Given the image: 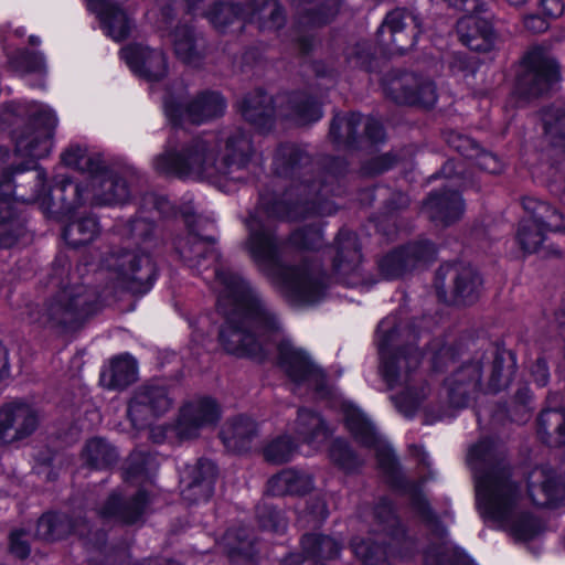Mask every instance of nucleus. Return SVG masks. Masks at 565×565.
Masks as SVG:
<instances>
[{"label": "nucleus", "mask_w": 565, "mask_h": 565, "mask_svg": "<svg viewBox=\"0 0 565 565\" xmlns=\"http://www.w3.org/2000/svg\"><path fill=\"white\" fill-rule=\"evenodd\" d=\"M214 288L217 309L225 317L220 341L227 352L262 361L276 351L279 367L295 386L322 393L323 371L284 333L277 317L245 280L215 269Z\"/></svg>", "instance_id": "f257e3e1"}, {"label": "nucleus", "mask_w": 565, "mask_h": 565, "mask_svg": "<svg viewBox=\"0 0 565 565\" xmlns=\"http://www.w3.org/2000/svg\"><path fill=\"white\" fill-rule=\"evenodd\" d=\"M9 111L17 118H26L28 124L12 132L13 154L0 149V167L6 164L0 177V245L3 247H11L23 230L11 198L14 192L12 175L31 169L35 160L51 153L58 121L50 106L35 102L12 104Z\"/></svg>", "instance_id": "f03ea898"}, {"label": "nucleus", "mask_w": 565, "mask_h": 565, "mask_svg": "<svg viewBox=\"0 0 565 565\" xmlns=\"http://www.w3.org/2000/svg\"><path fill=\"white\" fill-rule=\"evenodd\" d=\"M467 461L473 471L477 507L487 522L521 542L544 531L543 522L525 510L521 491L498 460L492 443L482 440L472 446Z\"/></svg>", "instance_id": "7ed1b4c3"}, {"label": "nucleus", "mask_w": 565, "mask_h": 565, "mask_svg": "<svg viewBox=\"0 0 565 565\" xmlns=\"http://www.w3.org/2000/svg\"><path fill=\"white\" fill-rule=\"evenodd\" d=\"M62 161L66 167L86 172L87 184L83 186L63 179L46 191L44 173L38 171V189L26 200L39 204L47 216L62 217L85 201L96 205H114L128 200L130 192L127 182L110 170L99 154L90 153L86 147L70 146L62 153Z\"/></svg>", "instance_id": "20e7f679"}, {"label": "nucleus", "mask_w": 565, "mask_h": 565, "mask_svg": "<svg viewBox=\"0 0 565 565\" xmlns=\"http://www.w3.org/2000/svg\"><path fill=\"white\" fill-rule=\"evenodd\" d=\"M250 153V139L241 130L226 137L209 134L192 139L179 150L167 147L153 158L152 166L161 174L181 179L241 180L243 175L235 173L246 167Z\"/></svg>", "instance_id": "39448f33"}, {"label": "nucleus", "mask_w": 565, "mask_h": 565, "mask_svg": "<svg viewBox=\"0 0 565 565\" xmlns=\"http://www.w3.org/2000/svg\"><path fill=\"white\" fill-rule=\"evenodd\" d=\"M296 209L298 207L282 213L280 203L268 207L262 201L246 221L249 233L247 249L286 297L296 303L311 305L324 296V275L318 267L307 264L300 267H284L279 262L280 247L271 228L274 217L291 218Z\"/></svg>", "instance_id": "423d86ee"}, {"label": "nucleus", "mask_w": 565, "mask_h": 565, "mask_svg": "<svg viewBox=\"0 0 565 565\" xmlns=\"http://www.w3.org/2000/svg\"><path fill=\"white\" fill-rule=\"evenodd\" d=\"M404 335L396 326L395 317L383 319L376 331V341L382 362V374L396 408L405 416H411L427 397L429 390L417 370L420 354L413 345L397 347Z\"/></svg>", "instance_id": "0eeeda50"}, {"label": "nucleus", "mask_w": 565, "mask_h": 565, "mask_svg": "<svg viewBox=\"0 0 565 565\" xmlns=\"http://www.w3.org/2000/svg\"><path fill=\"white\" fill-rule=\"evenodd\" d=\"M64 274V268L56 270L52 285L58 289L36 316L31 315L32 323L51 329L66 328L97 309L96 294L79 284L74 274L65 277Z\"/></svg>", "instance_id": "6e6552de"}, {"label": "nucleus", "mask_w": 565, "mask_h": 565, "mask_svg": "<svg viewBox=\"0 0 565 565\" xmlns=\"http://www.w3.org/2000/svg\"><path fill=\"white\" fill-rule=\"evenodd\" d=\"M406 491L430 534L424 551V565H477L469 556L452 548L445 526L433 515L418 488L407 484Z\"/></svg>", "instance_id": "1a4fd4ad"}, {"label": "nucleus", "mask_w": 565, "mask_h": 565, "mask_svg": "<svg viewBox=\"0 0 565 565\" xmlns=\"http://www.w3.org/2000/svg\"><path fill=\"white\" fill-rule=\"evenodd\" d=\"M163 110L174 125H199L221 116L225 110V102L218 93L202 92L191 96L185 89L179 88L167 95Z\"/></svg>", "instance_id": "9d476101"}, {"label": "nucleus", "mask_w": 565, "mask_h": 565, "mask_svg": "<svg viewBox=\"0 0 565 565\" xmlns=\"http://www.w3.org/2000/svg\"><path fill=\"white\" fill-rule=\"evenodd\" d=\"M523 207L526 216L521 221L516 238L525 253L539 250L547 232L565 230V221L550 204L535 198H525Z\"/></svg>", "instance_id": "9b49d317"}, {"label": "nucleus", "mask_w": 565, "mask_h": 565, "mask_svg": "<svg viewBox=\"0 0 565 565\" xmlns=\"http://www.w3.org/2000/svg\"><path fill=\"white\" fill-rule=\"evenodd\" d=\"M207 18L217 29H223L238 18L255 22L260 29H276L284 23L282 10L275 0H257L244 9L232 3H218L207 13Z\"/></svg>", "instance_id": "f8f14e48"}, {"label": "nucleus", "mask_w": 565, "mask_h": 565, "mask_svg": "<svg viewBox=\"0 0 565 565\" xmlns=\"http://www.w3.org/2000/svg\"><path fill=\"white\" fill-rule=\"evenodd\" d=\"M108 270H114L117 278L126 287L134 291L149 290L156 278V267L149 255L125 252L111 254L104 265Z\"/></svg>", "instance_id": "ddd939ff"}, {"label": "nucleus", "mask_w": 565, "mask_h": 565, "mask_svg": "<svg viewBox=\"0 0 565 565\" xmlns=\"http://www.w3.org/2000/svg\"><path fill=\"white\" fill-rule=\"evenodd\" d=\"M345 424L349 430L366 447L373 448L380 466L393 472L396 468L395 457L390 445L377 435L375 427L362 411L350 402H342Z\"/></svg>", "instance_id": "4468645a"}, {"label": "nucleus", "mask_w": 565, "mask_h": 565, "mask_svg": "<svg viewBox=\"0 0 565 565\" xmlns=\"http://www.w3.org/2000/svg\"><path fill=\"white\" fill-rule=\"evenodd\" d=\"M527 497L533 504L550 509L565 505V481L548 467H536L526 479Z\"/></svg>", "instance_id": "2eb2a0df"}, {"label": "nucleus", "mask_w": 565, "mask_h": 565, "mask_svg": "<svg viewBox=\"0 0 565 565\" xmlns=\"http://www.w3.org/2000/svg\"><path fill=\"white\" fill-rule=\"evenodd\" d=\"M171 406V399L166 388L158 384L140 387L131 398L128 406V416L132 425L140 429Z\"/></svg>", "instance_id": "dca6fc26"}, {"label": "nucleus", "mask_w": 565, "mask_h": 565, "mask_svg": "<svg viewBox=\"0 0 565 565\" xmlns=\"http://www.w3.org/2000/svg\"><path fill=\"white\" fill-rule=\"evenodd\" d=\"M218 418L220 408L213 399H193L181 408L173 431L182 439L193 438L201 429L214 425Z\"/></svg>", "instance_id": "f3484780"}, {"label": "nucleus", "mask_w": 565, "mask_h": 565, "mask_svg": "<svg viewBox=\"0 0 565 565\" xmlns=\"http://www.w3.org/2000/svg\"><path fill=\"white\" fill-rule=\"evenodd\" d=\"M435 254V246L430 242L420 241L386 255L380 262V271L386 279H395L431 260Z\"/></svg>", "instance_id": "a211bd4d"}, {"label": "nucleus", "mask_w": 565, "mask_h": 565, "mask_svg": "<svg viewBox=\"0 0 565 565\" xmlns=\"http://www.w3.org/2000/svg\"><path fill=\"white\" fill-rule=\"evenodd\" d=\"M120 55L134 74L148 82H157L167 75V60L160 50L131 44L122 47Z\"/></svg>", "instance_id": "6ab92c4d"}, {"label": "nucleus", "mask_w": 565, "mask_h": 565, "mask_svg": "<svg viewBox=\"0 0 565 565\" xmlns=\"http://www.w3.org/2000/svg\"><path fill=\"white\" fill-rule=\"evenodd\" d=\"M386 94L398 104L430 107L436 103L435 86L414 74L395 76L385 83Z\"/></svg>", "instance_id": "aec40b11"}, {"label": "nucleus", "mask_w": 565, "mask_h": 565, "mask_svg": "<svg viewBox=\"0 0 565 565\" xmlns=\"http://www.w3.org/2000/svg\"><path fill=\"white\" fill-rule=\"evenodd\" d=\"M524 74L520 83L529 86V93L539 95L559 79L556 62L541 50H533L523 60Z\"/></svg>", "instance_id": "412c9836"}, {"label": "nucleus", "mask_w": 565, "mask_h": 565, "mask_svg": "<svg viewBox=\"0 0 565 565\" xmlns=\"http://www.w3.org/2000/svg\"><path fill=\"white\" fill-rule=\"evenodd\" d=\"M38 425L34 411L24 403L0 407V445L29 436Z\"/></svg>", "instance_id": "4be33fe9"}, {"label": "nucleus", "mask_w": 565, "mask_h": 565, "mask_svg": "<svg viewBox=\"0 0 565 565\" xmlns=\"http://www.w3.org/2000/svg\"><path fill=\"white\" fill-rule=\"evenodd\" d=\"M537 433L551 446H565V394L548 396L547 407L539 417Z\"/></svg>", "instance_id": "5701e85b"}, {"label": "nucleus", "mask_w": 565, "mask_h": 565, "mask_svg": "<svg viewBox=\"0 0 565 565\" xmlns=\"http://www.w3.org/2000/svg\"><path fill=\"white\" fill-rule=\"evenodd\" d=\"M89 11L95 13L107 36L114 41L126 39L131 30L127 12L115 0H86Z\"/></svg>", "instance_id": "b1692460"}, {"label": "nucleus", "mask_w": 565, "mask_h": 565, "mask_svg": "<svg viewBox=\"0 0 565 565\" xmlns=\"http://www.w3.org/2000/svg\"><path fill=\"white\" fill-rule=\"evenodd\" d=\"M437 278L443 281L450 279L454 282V296L460 303L473 301L481 286V279L475 269L462 264L441 266Z\"/></svg>", "instance_id": "393cba45"}, {"label": "nucleus", "mask_w": 565, "mask_h": 565, "mask_svg": "<svg viewBox=\"0 0 565 565\" xmlns=\"http://www.w3.org/2000/svg\"><path fill=\"white\" fill-rule=\"evenodd\" d=\"M408 22L419 29L417 17L399 9L390 12L379 30L382 43L392 46V51L396 53H403L406 46L413 45V38L405 33Z\"/></svg>", "instance_id": "a878e982"}, {"label": "nucleus", "mask_w": 565, "mask_h": 565, "mask_svg": "<svg viewBox=\"0 0 565 565\" xmlns=\"http://www.w3.org/2000/svg\"><path fill=\"white\" fill-rule=\"evenodd\" d=\"M305 555L292 554L286 559V565H324L322 559H330L338 556L339 543L319 534H307L301 541Z\"/></svg>", "instance_id": "bb28decb"}, {"label": "nucleus", "mask_w": 565, "mask_h": 565, "mask_svg": "<svg viewBox=\"0 0 565 565\" xmlns=\"http://www.w3.org/2000/svg\"><path fill=\"white\" fill-rule=\"evenodd\" d=\"M181 259L190 268H205L217 260V253L214 245L194 233H189L186 237L179 238L175 245Z\"/></svg>", "instance_id": "cd10ccee"}, {"label": "nucleus", "mask_w": 565, "mask_h": 565, "mask_svg": "<svg viewBox=\"0 0 565 565\" xmlns=\"http://www.w3.org/2000/svg\"><path fill=\"white\" fill-rule=\"evenodd\" d=\"M481 366L479 363H471L462 366L446 382L449 403L455 407L468 405L470 394L480 384Z\"/></svg>", "instance_id": "c85d7f7f"}, {"label": "nucleus", "mask_w": 565, "mask_h": 565, "mask_svg": "<svg viewBox=\"0 0 565 565\" xmlns=\"http://www.w3.org/2000/svg\"><path fill=\"white\" fill-rule=\"evenodd\" d=\"M461 42L473 51L489 52L494 46V33L490 23L478 15H467L457 23Z\"/></svg>", "instance_id": "c756f323"}, {"label": "nucleus", "mask_w": 565, "mask_h": 565, "mask_svg": "<svg viewBox=\"0 0 565 565\" xmlns=\"http://www.w3.org/2000/svg\"><path fill=\"white\" fill-rule=\"evenodd\" d=\"M147 505L145 490L130 502H124L120 493L111 494L100 510V515L105 519H114L124 523H135L143 514Z\"/></svg>", "instance_id": "7c9ffc66"}, {"label": "nucleus", "mask_w": 565, "mask_h": 565, "mask_svg": "<svg viewBox=\"0 0 565 565\" xmlns=\"http://www.w3.org/2000/svg\"><path fill=\"white\" fill-rule=\"evenodd\" d=\"M361 253L355 234L341 232L337 238L334 271L345 278L358 271L361 263Z\"/></svg>", "instance_id": "2f4dec72"}, {"label": "nucleus", "mask_w": 565, "mask_h": 565, "mask_svg": "<svg viewBox=\"0 0 565 565\" xmlns=\"http://www.w3.org/2000/svg\"><path fill=\"white\" fill-rule=\"evenodd\" d=\"M424 209L430 218L449 224L462 215L465 204L457 192L434 193L427 199Z\"/></svg>", "instance_id": "473e14b6"}, {"label": "nucleus", "mask_w": 565, "mask_h": 565, "mask_svg": "<svg viewBox=\"0 0 565 565\" xmlns=\"http://www.w3.org/2000/svg\"><path fill=\"white\" fill-rule=\"evenodd\" d=\"M312 487L313 480L310 473L289 469L270 478L267 490L273 495L301 494L311 490Z\"/></svg>", "instance_id": "72a5a7b5"}, {"label": "nucleus", "mask_w": 565, "mask_h": 565, "mask_svg": "<svg viewBox=\"0 0 565 565\" xmlns=\"http://www.w3.org/2000/svg\"><path fill=\"white\" fill-rule=\"evenodd\" d=\"M294 431L299 441L317 447L328 437V428L323 419L309 409L301 408L294 426Z\"/></svg>", "instance_id": "f704fd0d"}, {"label": "nucleus", "mask_w": 565, "mask_h": 565, "mask_svg": "<svg viewBox=\"0 0 565 565\" xmlns=\"http://www.w3.org/2000/svg\"><path fill=\"white\" fill-rule=\"evenodd\" d=\"M448 142L465 157L475 159L480 169L489 173H498L501 171L502 163L500 159L491 152L480 150L472 139L461 135H454L448 139Z\"/></svg>", "instance_id": "c9c22d12"}, {"label": "nucleus", "mask_w": 565, "mask_h": 565, "mask_svg": "<svg viewBox=\"0 0 565 565\" xmlns=\"http://www.w3.org/2000/svg\"><path fill=\"white\" fill-rule=\"evenodd\" d=\"M136 377L137 362L125 354L113 360L110 369L102 373L100 382L109 388H121L132 383Z\"/></svg>", "instance_id": "e433bc0d"}, {"label": "nucleus", "mask_w": 565, "mask_h": 565, "mask_svg": "<svg viewBox=\"0 0 565 565\" xmlns=\"http://www.w3.org/2000/svg\"><path fill=\"white\" fill-rule=\"evenodd\" d=\"M255 431V424L247 417H238L225 423L221 431L224 446L232 451H242Z\"/></svg>", "instance_id": "4c0bfd02"}, {"label": "nucleus", "mask_w": 565, "mask_h": 565, "mask_svg": "<svg viewBox=\"0 0 565 565\" xmlns=\"http://www.w3.org/2000/svg\"><path fill=\"white\" fill-rule=\"evenodd\" d=\"M273 114L271 98L262 92L246 97L242 103L244 118L260 129L270 125Z\"/></svg>", "instance_id": "58836bf2"}, {"label": "nucleus", "mask_w": 565, "mask_h": 565, "mask_svg": "<svg viewBox=\"0 0 565 565\" xmlns=\"http://www.w3.org/2000/svg\"><path fill=\"white\" fill-rule=\"evenodd\" d=\"M98 231L96 218L86 216L68 223L64 228L63 237L70 246L79 247L92 242Z\"/></svg>", "instance_id": "ea45409f"}, {"label": "nucleus", "mask_w": 565, "mask_h": 565, "mask_svg": "<svg viewBox=\"0 0 565 565\" xmlns=\"http://www.w3.org/2000/svg\"><path fill=\"white\" fill-rule=\"evenodd\" d=\"M352 547L364 565H391L387 548L371 540L354 541Z\"/></svg>", "instance_id": "a19ab883"}, {"label": "nucleus", "mask_w": 565, "mask_h": 565, "mask_svg": "<svg viewBox=\"0 0 565 565\" xmlns=\"http://www.w3.org/2000/svg\"><path fill=\"white\" fill-rule=\"evenodd\" d=\"M83 456L87 463L95 468H105L116 459V452L110 445L100 438L90 439Z\"/></svg>", "instance_id": "79ce46f5"}, {"label": "nucleus", "mask_w": 565, "mask_h": 565, "mask_svg": "<svg viewBox=\"0 0 565 565\" xmlns=\"http://www.w3.org/2000/svg\"><path fill=\"white\" fill-rule=\"evenodd\" d=\"M513 373V356L509 354L508 360H505L503 355H497L491 365L489 390L495 392L507 387L511 381Z\"/></svg>", "instance_id": "37998d69"}, {"label": "nucleus", "mask_w": 565, "mask_h": 565, "mask_svg": "<svg viewBox=\"0 0 565 565\" xmlns=\"http://www.w3.org/2000/svg\"><path fill=\"white\" fill-rule=\"evenodd\" d=\"M70 529V523L57 514H44L36 524L35 535L45 541L62 537Z\"/></svg>", "instance_id": "c03bdc74"}, {"label": "nucleus", "mask_w": 565, "mask_h": 565, "mask_svg": "<svg viewBox=\"0 0 565 565\" xmlns=\"http://www.w3.org/2000/svg\"><path fill=\"white\" fill-rule=\"evenodd\" d=\"M545 135L555 147L565 148V111L551 109L543 115Z\"/></svg>", "instance_id": "a18cd8bd"}, {"label": "nucleus", "mask_w": 565, "mask_h": 565, "mask_svg": "<svg viewBox=\"0 0 565 565\" xmlns=\"http://www.w3.org/2000/svg\"><path fill=\"white\" fill-rule=\"evenodd\" d=\"M296 444L290 440L289 436H280L270 441L264 449V456L271 462H284L291 458L296 450Z\"/></svg>", "instance_id": "49530a36"}, {"label": "nucleus", "mask_w": 565, "mask_h": 565, "mask_svg": "<svg viewBox=\"0 0 565 565\" xmlns=\"http://www.w3.org/2000/svg\"><path fill=\"white\" fill-rule=\"evenodd\" d=\"M170 38L173 43L175 54L185 63H192L194 61L195 53L191 31L186 26L178 28L170 34Z\"/></svg>", "instance_id": "de8ad7c7"}, {"label": "nucleus", "mask_w": 565, "mask_h": 565, "mask_svg": "<svg viewBox=\"0 0 565 565\" xmlns=\"http://www.w3.org/2000/svg\"><path fill=\"white\" fill-rule=\"evenodd\" d=\"M376 519L383 526V531L387 532L394 540H398L403 531L399 527V522L393 511L392 504L387 500H383L375 510Z\"/></svg>", "instance_id": "09e8293b"}, {"label": "nucleus", "mask_w": 565, "mask_h": 565, "mask_svg": "<svg viewBox=\"0 0 565 565\" xmlns=\"http://www.w3.org/2000/svg\"><path fill=\"white\" fill-rule=\"evenodd\" d=\"M11 66L22 73H39L45 71V60L41 52L20 53L17 57L10 58Z\"/></svg>", "instance_id": "8fccbe9b"}, {"label": "nucleus", "mask_w": 565, "mask_h": 565, "mask_svg": "<svg viewBox=\"0 0 565 565\" xmlns=\"http://www.w3.org/2000/svg\"><path fill=\"white\" fill-rule=\"evenodd\" d=\"M331 459L345 470H351L356 466V459L352 450L344 440L337 439L330 449Z\"/></svg>", "instance_id": "3c124183"}, {"label": "nucleus", "mask_w": 565, "mask_h": 565, "mask_svg": "<svg viewBox=\"0 0 565 565\" xmlns=\"http://www.w3.org/2000/svg\"><path fill=\"white\" fill-rule=\"evenodd\" d=\"M362 116L358 114H352L347 117H337L332 121L330 134L334 137V139H340L342 137L341 130L344 129L347 131L345 137L348 139H352L355 135L356 127L361 124Z\"/></svg>", "instance_id": "603ef678"}, {"label": "nucleus", "mask_w": 565, "mask_h": 565, "mask_svg": "<svg viewBox=\"0 0 565 565\" xmlns=\"http://www.w3.org/2000/svg\"><path fill=\"white\" fill-rule=\"evenodd\" d=\"M321 242L322 233L316 227L298 231L290 237V243L299 248H318Z\"/></svg>", "instance_id": "864d4df0"}, {"label": "nucleus", "mask_w": 565, "mask_h": 565, "mask_svg": "<svg viewBox=\"0 0 565 565\" xmlns=\"http://www.w3.org/2000/svg\"><path fill=\"white\" fill-rule=\"evenodd\" d=\"M322 116L321 107L315 100L306 99L297 106L296 117L301 125L315 122Z\"/></svg>", "instance_id": "5fc2aeb1"}, {"label": "nucleus", "mask_w": 565, "mask_h": 565, "mask_svg": "<svg viewBox=\"0 0 565 565\" xmlns=\"http://www.w3.org/2000/svg\"><path fill=\"white\" fill-rule=\"evenodd\" d=\"M212 480L210 479H202V480H194L193 482L189 483L188 488L182 491L183 497L186 500L190 501H198L199 498L195 495L200 493L203 498H209L212 494Z\"/></svg>", "instance_id": "6e6d98bb"}, {"label": "nucleus", "mask_w": 565, "mask_h": 565, "mask_svg": "<svg viewBox=\"0 0 565 565\" xmlns=\"http://www.w3.org/2000/svg\"><path fill=\"white\" fill-rule=\"evenodd\" d=\"M430 360L433 367L438 370L448 362L454 361V352L452 349L446 345H443L439 341L434 343L429 349Z\"/></svg>", "instance_id": "4d7b16f0"}, {"label": "nucleus", "mask_w": 565, "mask_h": 565, "mask_svg": "<svg viewBox=\"0 0 565 565\" xmlns=\"http://www.w3.org/2000/svg\"><path fill=\"white\" fill-rule=\"evenodd\" d=\"M24 531H13L10 535V551L18 557H25L29 552V541Z\"/></svg>", "instance_id": "13d9d810"}, {"label": "nucleus", "mask_w": 565, "mask_h": 565, "mask_svg": "<svg viewBox=\"0 0 565 565\" xmlns=\"http://www.w3.org/2000/svg\"><path fill=\"white\" fill-rule=\"evenodd\" d=\"M145 463L146 460H139L136 456H132L125 472L126 481L131 482L135 480L147 479Z\"/></svg>", "instance_id": "bf43d9fd"}, {"label": "nucleus", "mask_w": 565, "mask_h": 565, "mask_svg": "<svg viewBox=\"0 0 565 565\" xmlns=\"http://www.w3.org/2000/svg\"><path fill=\"white\" fill-rule=\"evenodd\" d=\"M370 53L365 44H359L348 53L349 62L354 66L366 67Z\"/></svg>", "instance_id": "052dcab7"}, {"label": "nucleus", "mask_w": 565, "mask_h": 565, "mask_svg": "<svg viewBox=\"0 0 565 565\" xmlns=\"http://www.w3.org/2000/svg\"><path fill=\"white\" fill-rule=\"evenodd\" d=\"M541 8L546 17L558 18L563 14L565 6L562 0H542Z\"/></svg>", "instance_id": "680f3d73"}, {"label": "nucleus", "mask_w": 565, "mask_h": 565, "mask_svg": "<svg viewBox=\"0 0 565 565\" xmlns=\"http://www.w3.org/2000/svg\"><path fill=\"white\" fill-rule=\"evenodd\" d=\"M532 376L540 386H544L547 383L548 369L544 360H537L535 365L532 367Z\"/></svg>", "instance_id": "e2e57ef3"}, {"label": "nucleus", "mask_w": 565, "mask_h": 565, "mask_svg": "<svg viewBox=\"0 0 565 565\" xmlns=\"http://www.w3.org/2000/svg\"><path fill=\"white\" fill-rule=\"evenodd\" d=\"M524 25L527 30L536 33L545 31L548 26L543 18L535 14L526 17L524 19Z\"/></svg>", "instance_id": "0e129e2a"}, {"label": "nucleus", "mask_w": 565, "mask_h": 565, "mask_svg": "<svg viewBox=\"0 0 565 565\" xmlns=\"http://www.w3.org/2000/svg\"><path fill=\"white\" fill-rule=\"evenodd\" d=\"M335 14V11L330 8H321L318 12L312 13L309 17V22L312 24H323L330 21V19Z\"/></svg>", "instance_id": "69168bd1"}, {"label": "nucleus", "mask_w": 565, "mask_h": 565, "mask_svg": "<svg viewBox=\"0 0 565 565\" xmlns=\"http://www.w3.org/2000/svg\"><path fill=\"white\" fill-rule=\"evenodd\" d=\"M365 131L369 138L377 141L382 138V126L377 120L369 119L365 124Z\"/></svg>", "instance_id": "338daca9"}, {"label": "nucleus", "mask_w": 565, "mask_h": 565, "mask_svg": "<svg viewBox=\"0 0 565 565\" xmlns=\"http://www.w3.org/2000/svg\"><path fill=\"white\" fill-rule=\"evenodd\" d=\"M9 376L8 351L0 343V382Z\"/></svg>", "instance_id": "774afa93"}]
</instances>
